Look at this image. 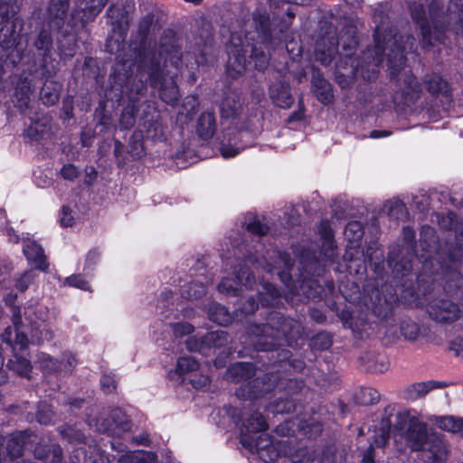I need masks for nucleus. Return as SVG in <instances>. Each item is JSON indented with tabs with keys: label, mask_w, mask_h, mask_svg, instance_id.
I'll list each match as a JSON object with an SVG mask.
<instances>
[{
	"label": "nucleus",
	"mask_w": 463,
	"mask_h": 463,
	"mask_svg": "<svg viewBox=\"0 0 463 463\" xmlns=\"http://www.w3.org/2000/svg\"><path fill=\"white\" fill-rule=\"evenodd\" d=\"M383 25H377L373 33L375 46L364 52L361 61L353 70L354 77L359 75L368 81L375 80L379 66L386 56L387 65L392 79L402 71L405 65L404 52H413L415 38L411 34L398 35L396 28L391 27L382 34Z\"/></svg>",
	"instance_id": "obj_1"
},
{
	"label": "nucleus",
	"mask_w": 463,
	"mask_h": 463,
	"mask_svg": "<svg viewBox=\"0 0 463 463\" xmlns=\"http://www.w3.org/2000/svg\"><path fill=\"white\" fill-rule=\"evenodd\" d=\"M412 20L420 29L422 47L443 43L445 32L449 29L457 33L463 30V0H450L446 14L441 0H431L428 5V15L422 0L408 3Z\"/></svg>",
	"instance_id": "obj_2"
},
{
	"label": "nucleus",
	"mask_w": 463,
	"mask_h": 463,
	"mask_svg": "<svg viewBox=\"0 0 463 463\" xmlns=\"http://www.w3.org/2000/svg\"><path fill=\"white\" fill-rule=\"evenodd\" d=\"M182 60L179 48L171 43L163 40L159 53L154 50H144L137 60L139 73L147 74V80L153 88H160L161 99L169 105H175L179 98V90L172 76L167 78L165 67L167 61L177 68Z\"/></svg>",
	"instance_id": "obj_3"
},
{
	"label": "nucleus",
	"mask_w": 463,
	"mask_h": 463,
	"mask_svg": "<svg viewBox=\"0 0 463 463\" xmlns=\"http://www.w3.org/2000/svg\"><path fill=\"white\" fill-rule=\"evenodd\" d=\"M249 345L256 351H270L282 345V341L292 346L301 338L304 327L298 320L285 317L279 312L269 313L266 323L250 325L247 328ZM248 344L247 340L242 341Z\"/></svg>",
	"instance_id": "obj_4"
},
{
	"label": "nucleus",
	"mask_w": 463,
	"mask_h": 463,
	"mask_svg": "<svg viewBox=\"0 0 463 463\" xmlns=\"http://www.w3.org/2000/svg\"><path fill=\"white\" fill-rule=\"evenodd\" d=\"M267 253L268 257L261 256V258L252 255L251 253L246 255L244 265L234 271L236 279L229 278L222 279L218 285V290L221 293L235 296L239 291L238 285L251 287L255 282V278L247 267L248 263L254 266L257 269L261 268L268 273L278 269V276L280 280L284 284L288 285L291 280L289 270L293 267L294 260L288 253L277 250H269Z\"/></svg>",
	"instance_id": "obj_5"
},
{
	"label": "nucleus",
	"mask_w": 463,
	"mask_h": 463,
	"mask_svg": "<svg viewBox=\"0 0 463 463\" xmlns=\"http://www.w3.org/2000/svg\"><path fill=\"white\" fill-rule=\"evenodd\" d=\"M255 375L254 366L250 363H236L232 364L226 373V378L233 382L246 381L235 392L240 400H255L270 392L275 388V376L265 374L264 377Z\"/></svg>",
	"instance_id": "obj_6"
},
{
	"label": "nucleus",
	"mask_w": 463,
	"mask_h": 463,
	"mask_svg": "<svg viewBox=\"0 0 463 463\" xmlns=\"http://www.w3.org/2000/svg\"><path fill=\"white\" fill-rule=\"evenodd\" d=\"M268 429L266 420L261 413L255 411L246 420L241 433L243 447L255 451L266 462L274 461L278 452L274 448L272 438L269 434H260L256 439L252 433L265 431Z\"/></svg>",
	"instance_id": "obj_7"
},
{
	"label": "nucleus",
	"mask_w": 463,
	"mask_h": 463,
	"mask_svg": "<svg viewBox=\"0 0 463 463\" xmlns=\"http://www.w3.org/2000/svg\"><path fill=\"white\" fill-rule=\"evenodd\" d=\"M394 427L412 451H419L424 448L430 435L435 433L428 429L425 422L415 416H411L408 412H400L396 415Z\"/></svg>",
	"instance_id": "obj_8"
},
{
	"label": "nucleus",
	"mask_w": 463,
	"mask_h": 463,
	"mask_svg": "<svg viewBox=\"0 0 463 463\" xmlns=\"http://www.w3.org/2000/svg\"><path fill=\"white\" fill-rule=\"evenodd\" d=\"M89 426L100 433H107L113 437H122L131 429V422L128 415L119 408L103 411L99 417L89 418Z\"/></svg>",
	"instance_id": "obj_9"
},
{
	"label": "nucleus",
	"mask_w": 463,
	"mask_h": 463,
	"mask_svg": "<svg viewBox=\"0 0 463 463\" xmlns=\"http://www.w3.org/2000/svg\"><path fill=\"white\" fill-rule=\"evenodd\" d=\"M108 2L109 0H80L71 13L65 33H76L87 24L93 22Z\"/></svg>",
	"instance_id": "obj_10"
},
{
	"label": "nucleus",
	"mask_w": 463,
	"mask_h": 463,
	"mask_svg": "<svg viewBox=\"0 0 463 463\" xmlns=\"http://www.w3.org/2000/svg\"><path fill=\"white\" fill-rule=\"evenodd\" d=\"M430 317L440 324H452L463 319V300L456 302L439 298L431 300L427 307Z\"/></svg>",
	"instance_id": "obj_11"
},
{
	"label": "nucleus",
	"mask_w": 463,
	"mask_h": 463,
	"mask_svg": "<svg viewBox=\"0 0 463 463\" xmlns=\"http://www.w3.org/2000/svg\"><path fill=\"white\" fill-rule=\"evenodd\" d=\"M403 250L406 255H400L392 250L388 257V262L396 277H406L410 275L412 269L411 257L414 252L415 232L410 227H404L402 230Z\"/></svg>",
	"instance_id": "obj_12"
},
{
	"label": "nucleus",
	"mask_w": 463,
	"mask_h": 463,
	"mask_svg": "<svg viewBox=\"0 0 463 463\" xmlns=\"http://www.w3.org/2000/svg\"><path fill=\"white\" fill-rule=\"evenodd\" d=\"M44 314L43 308L34 306L24 307V321L31 328L32 340L38 345L45 341H51L54 336L53 331L44 323Z\"/></svg>",
	"instance_id": "obj_13"
},
{
	"label": "nucleus",
	"mask_w": 463,
	"mask_h": 463,
	"mask_svg": "<svg viewBox=\"0 0 463 463\" xmlns=\"http://www.w3.org/2000/svg\"><path fill=\"white\" fill-rule=\"evenodd\" d=\"M343 43L344 49H353L356 46V41L354 36L348 39V43L343 42V36L338 39L335 35H326L321 38L316 44L315 56L323 65L327 66L331 63L338 52V45Z\"/></svg>",
	"instance_id": "obj_14"
},
{
	"label": "nucleus",
	"mask_w": 463,
	"mask_h": 463,
	"mask_svg": "<svg viewBox=\"0 0 463 463\" xmlns=\"http://www.w3.org/2000/svg\"><path fill=\"white\" fill-rule=\"evenodd\" d=\"M419 451L424 463H445L448 459L449 445L441 434L435 432Z\"/></svg>",
	"instance_id": "obj_15"
},
{
	"label": "nucleus",
	"mask_w": 463,
	"mask_h": 463,
	"mask_svg": "<svg viewBox=\"0 0 463 463\" xmlns=\"http://www.w3.org/2000/svg\"><path fill=\"white\" fill-rule=\"evenodd\" d=\"M364 233V227L360 222L352 221L348 222L345 230V236L348 241L344 256L345 260L353 261L355 259L354 252L359 253L360 241Z\"/></svg>",
	"instance_id": "obj_16"
},
{
	"label": "nucleus",
	"mask_w": 463,
	"mask_h": 463,
	"mask_svg": "<svg viewBox=\"0 0 463 463\" xmlns=\"http://www.w3.org/2000/svg\"><path fill=\"white\" fill-rule=\"evenodd\" d=\"M24 444L22 434L0 435V463H4L8 458L14 459L20 457L24 449Z\"/></svg>",
	"instance_id": "obj_17"
},
{
	"label": "nucleus",
	"mask_w": 463,
	"mask_h": 463,
	"mask_svg": "<svg viewBox=\"0 0 463 463\" xmlns=\"http://www.w3.org/2000/svg\"><path fill=\"white\" fill-rule=\"evenodd\" d=\"M69 5L70 0H51L47 9L50 23L65 34H67L65 29L68 24V23L65 24V18Z\"/></svg>",
	"instance_id": "obj_18"
},
{
	"label": "nucleus",
	"mask_w": 463,
	"mask_h": 463,
	"mask_svg": "<svg viewBox=\"0 0 463 463\" xmlns=\"http://www.w3.org/2000/svg\"><path fill=\"white\" fill-rule=\"evenodd\" d=\"M318 233L322 240L321 254L326 260L333 261L336 256V246L335 244L334 232L329 221L322 220L320 222Z\"/></svg>",
	"instance_id": "obj_19"
},
{
	"label": "nucleus",
	"mask_w": 463,
	"mask_h": 463,
	"mask_svg": "<svg viewBox=\"0 0 463 463\" xmlns=\"http://www.w3.org/2000/svg\"><path fill=\"white\" fill-rule=\"evenodd\" d=\"M227 72L232 78H237L246 70V57L241 47L231 45L227 47Z\"/></svg>",
	"instance_id": "obj_20"
},
{
	"label": "nucleus",
	"mask_w": 463,
	"mask_h": 463,
	"mask_svg": "<svg viewBox=\"0 0 463 463\" xmlns=\"http://www.w3.org/2000/svg\"><path fill=\"white\" fill-rule=\"evenodd\" d=\"M22 24L18 19L6 21L0 29V46L8 50L18 43Z\"/></svg>",
	"instance_id": "obj_21"
},
{
	"label": "nucleus",
	"mask_w": 463,
	"mask_h": 463,
	"mask_svg": "<svg viewBox=\"0 0 463 463\" xmlns=\"http://www.w3.org/2000/svg\"><path fill=\"white\" fill-rule=\"evenodd\" d=\"M269 96L273 104L281 109H289L294 102L289 86L282 81L276 82L269 87Z\"/></svg>",
	"instance_id": "obj_22"
},
{
	"label": "nucleus",
	"mask_w": 463,
	"mask_h": 463,
	"mask_svg": "<svg viewBox=\"0 0 463 463\" xmlns=\"http://www.w3.org/2000/svg\"><path fill=\"white\" fill-rule=\"evenodd\" d=\"M23 251L26 259L33 262L36 269L42 271L47 270L48 263L46 262V257L43 248L38 243L31 240L24 241Z\"/></svg>",
	"instance_id": "obj_23"
},
{
	"label": "nucleus",
	"mask_w": 463,
	"mask_h": 463,
	"mask_svg": "<svg viewBox=\"0 0 463 463\" xmlns=\"http://www.w3.org/2000/svg\"><path fill=\"white\" fill-rule=\"evenodd\" d=\"M12 322L14 326V344L19 345L21 349L25 348L29 343L27 333L24 331L28 326L22 316L21 308L16 306H11Z\"/></svg>",
	"instance_id": "obj_24"
},
{
	"label": "nucleus",
	"mask_w": 463,
	"mask_h": 463,
	"mask_svg": "<svg viewBox=\"0 0 463 463\" xmlns=\"http://www.w3.org/2000/svg\"><path fill=\"white\" fill-rule=\"evenodd\" d=\"M154 14H147L146 15H145L139 22V24H138V33L141 36V39H142V45L140 47V50L138 52V55H140V53L146 49V50H154L157 52V54L159 53V51H160V44L161 43H159V46L158 48L156 46H154V47H146V39L154 24ZM166 39V42L171 40V43H173L175 45V41L173 37H167V36H165V37H162L160 39V42H162L163 40ZM139 59V56H137V60Z\"/></svg>",
	"instance_id": "obj_25"
},
{
	"label": "nucleus",
	"mask_w": 463,
	"mask_h": 463,
	"mask_svg": "<svg viewBox=\"0 0 463 463\" xmlns=\"http://www.w3.org/2000/svg\"><path fill=\"white\" fill-rule=\"evenodd\" d=\"M458 253H453L449 255V261L451 265L448 268V270L444 276L445 280V289L451 292L458 288L461 287L463 282V278L460 273L458 271Z\"/></svg>",
	"instance_id": "obj_26"
},
{
	"label": "nucleus",
	"mask_w": 463,
	"mask_h": 463,
	"mask_svg": "<svg viewBox=\"0 0 463 463\" xmlns=\"http://www.w3.org/2000/svg\"><path fill=\"white\" fill-rule=\"evenodd\" d=\"M215 128L214 114L210 111L202 113L196 126L198 136L203 140H208L213 136Z\"/></svg>",
	"instance_id": "obj_27"
},
{
	"label": "nucleus",
	"mask_w": 463,
	"mask_h": 463,
	"mask_svg": "<svg viewBox=\"0 0 463 463\" xmlns=\"http://www.w3.org/2000/svg\"><path fill=\"white\" fill-rule=\"evenodd\" d=\"M424 85L428 91L433 95L441 94L446 97L450 95L449 83L438 74H427L424 78Z\"/></svg>",
	"instance_id": "obj_28"
},
{
	"label": "nucleus",
	"mask_w": 463,
	"mask_h": 463,
	"mask_svg": "<svg viewBox=\"0 0 463 463\" xmlns=\"http://www.w3.org/2000/svg\"><path fill=\"white\" fill-rule=\"evenodd\" d=\"M109 22L120 29L128 24V14L123 3H113L107 10Z\"/></svg>",
	"instance_id": "obj_29"
},
{
	"label": "nucleus",
	"mask_w": 463,
	"mask_h": 463,
	"mask_svg": "<svg viewBox=\"0 0 463 463\" xmlns=\"http://www.w3.org/2000/svg\"><path fill=\"white\" fill-rule=\"evenodd\" d=\"M435 423L440 430L463 436V418L440 416L435 418Z\"/></svg>",
	"instance_id": "obj_30"
},
{
	"label": "nucleus",
	"mask_w": 463,
	"mask_h": 463,
	"mask_svg": "<svg viewBox=\"0 0 463 463\" xmlns=\"http://www.w3.org/2000/svg\"><path fill=\"white\" fill-rule=\"evenodd\" d=\"M259 289V300L263 307H272L276 305L280 298L279 291L270 283L264 282Z\"/></svg>",
	"instance_id": "obj_31"
},
{
	"label": "nucleus",
	"mask_w": 463,
	"mask_h": 463,
	"mask_svg": "<svg viewBox=\"0 0 463 463\" xmlns=\"http://www.w3.org/2000/svg\"><path fill=\"white\" fill-rule=\"evenodd\" d=\"M313 86L317 99L324 104L330 103L333 99L330 83L323 77L317 76L313 79Z\"/></svg>",
	"instance_id": "obj_32"
},
{
	"label": "nucleus",
	"mask_w": 463,
	"mask_h": 463,
	"mask_svg": "<svg viewBox=\"0 0 463 463\" xmlns=\"http://www.w3.org/2000/svg\"><path fill=\"white\" fill-rule=\"evenodd\" d=\"M7 367L9 370L23 377H29L32 370L30 361L18 354H14L8 360Z\"/></svg>",
	"instance_id": "obj_33"
},
{
	"label": "nucleus",
	"mask_w": 463,
	"mask_h": 463,
	"mask_svg": "<svg viewBox=\"0 0 463 463\" xmlns=\"http://www.w3.org/2000/svg\"><path fill=\"white\" fill-rule=\"evenodd\" d=\"M228 343V334L223 330L209 332L202 337V345L207 348H220Z\"/></svg>",
	"instance_id": "obj_34"
},
{
	"label": "nucleus",
	"mask_w": 463,
	"mask_h": 463,
	"mask_svg": "<svg viewBox=\"0 0 463 463\" xmlns=\"http://www.w3.org/2000/svg\"><path fill=\"white\" fill-rule=\"evenodd\" d=\"M209 318L220 326H226L232 321V317L228 309L218 303L211 305L208 312Z\"/></svg>",
	"instance_id": "obj_35"
},
{
	"label": "nucleus",
	"mask_w": 463,
	"mask_h": 463,
	"mask_svg": "<svg viewBox=\"0 0 463 463\" xmlns=\"http://www.w3.org/2000/svg\"><path fill=\"white\" fill-rule=\"evenodd\" d=\"M388 215L396 220H406L409 213L403 202L399 199L389 200L384 204Z\"/></svg>",
	"instance_id": "obj_36"
},
{
	"label": "nucleus",
	"mask_w": 463,
	"mask_h": 463,
	"mask_svg": "<svg viewBox=\"0 0 463 463\" xmlns=\"http://www.w3.org/2000/svg\"><path fill=\"white\" fill-rule=\"evenodd\" d=\"M40 99L47 106L56 104L60 99L58 85L52 81L45 83L40 91Z\"/></svg>",
	"instance_id": "obj_37"
},
{
	"label": "nucleus",
	"mask_w": 463,
	"mask_h": 463,
	"mask_svg": "<svg viewBox=\"0 0 463 463\" xmlns=\"http://www.w3.org/2000/svg\"><path fill=\"white\" fill-rule=\"evenodd\" d=\"M58 430L61 436L71 443L85 442L86 436L76 425H62L59 427Z\"/></svg>",
	"instance_id": "obj_38"
},
{
	"label": "nucleus",
	"mask_w": 463,
	"mask_h": 463,
	"mask_svg": "<svg viewBox=\"0 0 463 463\" xmlns=\"http://www.w3.org/2000/svg\"><path fill=\"white\" fill-rule=\"evenodd\" d=\"M429 392L427 382L415 383L403 390V397L409 401H416L424 397Z\"/></svg>",
	"instance_id": "obj_39"
},
{
	"label": "nucleus",
	"mask_w": 463,
	"mask_h": 463,
	"mask_svg": "<svg viewBox=\"0 0 463 463\" xmlns=\"http://www.w3.org/2000/svg\"><path fill=\"white\" fill-rule=\"evenodd\" d=\"M250 59L253 60L258 71H263L269 65V54L262 47L254 45L251 48Z\"/></svg>",
	"instance_id": "obj_40"
},
{
	"label": "nucleus",
	"mask_w": 463,
	"mask_h": 463,
	"mask_svg": "<svg viewBox=\"0 0 463 463\" xmlns=\"http://www.w3.org/2000/svg\"><path fill=\"white\" fill-rule=\"evenodd\" d=\"M400 331L406 340L415 341L420 335V328L416 322L407 319L401 323Z\"/></svg>",
	"instance_id": "obj_41"
},
{
	"label": "nucleus",
	"mask_w": 463,
	"mask_h": 463,
	"mask_svg": "<svg viewBox=\"0 0 463 463\" xmlns=\"http://www.w3.org/2000/svg\"><path fill=\"white\" fill-rule=\"evenodd\" d=\"M199 368L198 362L192 356H182L177 360L175 373L180 376L193 373Z\"/></svg>",
	"instance_id": "obj_42"
},
{
	"label": "nucleus",
	"mask_w": 463,
	"mask_h": 463,
	"mask_svg": "<svg viewBox=\"0 0 463 463\" xmlns=\"http://www.w3.org/2000/svg\"><path fill=\"white\" fill-rule=\"evenodd\" d=\"M357 402L364 406L377 403L380 400V393L373 388H362L356 395Z\"/></svg>",
	"instance_id": "obj_43"
},
{
	"label": "nucleus",
	"mask_w": 463,
	"mask_h": 463,
	"mask_svg": "<svg viewBox=\"0 0 463 463\" xmlns=\"http://www.w3.org/2000/svg\"><path fill=\"white\" fill-rule=\"evenodd\" d=\"M38 363L41 369L46 373H59V360L54 359L50 354L42 353L38 355Z\"/></svg>",
	"instance_id": "obj_44"
},
{
	"label": "nucleus",
	"mask_w": 463,
	"mask_h": 463,
	"mask_svg": "<svg viewBox=\"0 0 463 463\" xmlns=\"http://www.w3.org/2000/svg\"><path fill=\"white\" fill-rule=\"evenodd\" d=\"M368 370L373 373H383L389 369L388 358L383 354L373 355L369 359Z\"/></svg>",
	"instance_id": "obj_45"
},
{
	"label": "nucleus",
	"mask_w": 463,
	"mask_h": 463,
	"mask_svg": "<svg viewBox=\"0 0 463 463\" xmlns=\"http://www.w3.org/2000/svg\"><path fill=\"white\" fill-rule=\"evenodd\" d=\"M137 108L134 104L128 105L122 111L119 118V124L120 126L125 128L128 129L131 128L136 122V115Z\"/></svg>",
	"instance_id": "obj_46"
},
{
	"label": "nucleus",
	"mask_w": 463,
	"mask_h": 463,
	"mask_svg": "<svg viewBox=\"0 0 463 463\" xmlns=\"http://www.w3.org/2000/svg\"><path fill=\"white\" fill-rule=\"evenodd\" d=\"M59 364V373L71 374L78 362L72 354L66 352L62 354Z\"/></svg>",
	"instance_id": "obj_47"
},
{
	"label": "nucleus",
	"mask_w": 463,
	"mask_h": 463,
	"mask_svg": "<svg viewBox=\"0 0 463 463\" xmlns=\"http://www.w3.org/2000/svg\"><path fill=\"white\" fill-rule=\"evenodd\" d=\"M70 463H98L97 455L88 456L84 448H78L71 452Z\"/></svg>",
	"instance_id": "obj_48"
},
{
	"label": "nucleus",
	"mask_w": 463,
	"mask_h": 463,
	"mask_svg": "<svg viewBox=\"0 0 463 463\" xmlns=\"http://www.w3.org/2000/svg\"><path fill=\"white\" fill-rule=\"evenodd\" d=\"M364 261L380 263L383 260V255L379 252L378 244L376 242L370 243L365 251L362 252Z\"/></svg>",
	"instance_id": "obj_49"
},
{
	"label": "nucleus",
	"mask_w": 463,
	"mask_h": 463,
	"mask_svg": "<svg viewBox=\"0 0 463 463\" xmlns=\"http://www.w3.org/2000/svg\"><path fill=\"white\" fill-rule=\"evenodd\" d=\"M420 241H423L426 244V251H431L437 242L435 230L428 225L422 226L420 231Z\"/></svg>",
	"instance_id": "obj_50"
},
{
	"label": "nucleus",
	"mask_w": 463,
	"mask_h": 463,
	"mask_svg": "<svg viewBox=\"0 0 463 463\" xmlns=\"http://www.w3.org/2000/svg\"><path fill=\"white\" fill-rule=\"evenodd\" d=\"M47 135V128L44 124L34 122L31 124L26 129V136L35 141H39Z\"/></svg>",
	"instance_id": "obj_51"
},
{
	"label": "nucleus",
	"mask_w": 463,
	"mask_h": 463,
	"mask_svg": "<svg viewBox=\"0 0 463 463\" xmlns=\"http://www.w3.org/2000/svg\"><path fill=\"white\" fill-rule=\"evenodd\" d=\"M205 287L202 282L194 281L187 286V289L182 292V295L187 298H200L205 295Z\"/></svg>",
	"instance_id": "obj_52"
},
{
	"label": "nucleus",
	"mask_w": 463,
	"mask_h": 463,
	"mask_svg": "<svg viewBox=\"0 0 463 463\" xmlns=\"http://www.w3.org/2000/svg\"><path fill=\"white\" fill-rule=\"evenodd\" d=\"M54 414L50 406L46 403H40L38 411L36 413V420L39 423L43 425L52 424Z\"/></svg>",
	"instance_id": "obj_53"
},
{
	"label": "nucleus",
	"mask_w": 463,
	"mask_h": 463,
	"mask_svg": "<svg viewBox=\"0 0 463 463\" xmlns=\"http://www.w3.org/2000/svg\"><path fill=\"white\" fill-rule=\"evenodd\" d=\"M33 92L32 88L29 85L18 87L15 97L17 99V106L20 109H27L30 102V94Z\"/></svg>",
	"instance_id": "obj_54"
},
{
	"label": "nucleus",
	"mask_w": 463,
	"mask_h": 463,
	"mask_svg": "<svg viewBox=\"0 0 463 463\" xmlns=\"http://www.w3.org/2000/svg\"><path fill=\"white\" fill-rule=\"evenodd\" d=\"M53 446H59V445L56 443L46 444L44 442H39L33 450L34 457L39 459H44V458H48L49 455H51L52 456L51 463H52V459H53L52 447Z\"/></svg>",
	"instance_id": "obj_55"
},
{
	"label": "nucleus",
	"mask_w": 463,
	"mask_h": 463,
	"mask_svg": "<svg viewBox=\"0 0 463 463\" xmlns=\"http://www.w3.org/2000/svg\"><path fill=\"white\" fill-rule=\"evenodd\" d=\"M254 22L256 24V29L262 34L263 40H266L269 36V18L267 14L254 15Z\"/></svg>",
	"instance_id": "obj_56"
},
{
	"label": "nucleus",
	"mask_w": 463,
	"mask_h": 463,
	"mask_svg": "<svg viewBox=\"0 0 463 463\" xmlns=\"http://www.w3.org/2000/svg\"><path fill=\"white\" fill-rule=\"evenodd\" d=\"M312 345L319 350H326L332 345V339L327 333H319L314 337Z\"/></svg>",
	"instance_id": "obj_57"
},
{
	"label": "nucleus",
	"mask_w": 463,
	"mask_h": 463,
	"mask_svg": "<svg viewBox=\"0 0 463 463\" xmlns=\"http://www.w3.org/2000/svg\"><path fill=\"white\" fill-rule=\"evenodd\" d=\"M34 45L38 50L44 51L45 52H48L52 45L51 34L46 31H42L39 33Z\"/></svg>",
	"instance_id": "obj_58"
},
{
	"label": "nucleus",
	"mask_w": 463,
	"mask_h": 463,
	"mask_svg": "<svg viewBox=\"0 0 463 463\" xmlns=\"http://www.w3.org/2000/svg\"><path fill=\"white\" fill-rule=\"evenodd\" d=\"M246 230L251 234L261 237L268 232L269 228L259 220L254 219L252 222L247 223Z\"/></svg>",
	"instance_id": "obj_59"
},
{
	"label": "nucleus",
	"mask_w": 463,
	"mask_h": 463,
	"mask_svg": "<svg viewBox=\"0 0 463 463\" xmlns=\"http://www.w3.org/2000/svg\"><path fill=\"white\" fill-rule=\"evenodd\" d=\"M100 386L104 392H113L117 388V382L114 375L104 373L100 378Z\"/></svg>",
	"instance_id": "obj_60"
},
{
	"label": "nucleus",
	"mask_w": 463,
	"mask_h": 463,
	"mask_svg": "<svg viewBox=\"0 0 463 463\" xmlns=\"http://www.w3.org/2000/svg\"><path fill=\"white\" fill-rule=\"evenodd\" d=\"M128 153L133 158H139L143 156V144L140 139L134 137L130 138L128 143Z\"/></svg>",
	"instance_id": "obj_61"
},
{
	"label": "nucleus",
	"mask_w": 463,
	"mask_h": 463,
	"mask_svg": "<svg viewBox=\"0 0 463 463\" xmlns=\"http://www.w3.org/2000/svg\"><path fill=\"white\" fill-rule=\"evenodd\" d=\"M34 279V273L32 270L25 271L17 280L15 287L20 291H24L28 288L30 283Z\"/></svg>",
	"instance_id": "obj_62"
},
{
	"label": "nucleus",
	"mask_w": 463,
	"mask_h": 463,
	"mask_svg": "<svg viewBox=\"0 0 463 463\" xmlns=\"http://www.w3.org/2000/svg\"><path fill=\"white\" fill-rule=\"evenodd\" d=\"M62 178L70 181H73L80 175V170L73 165H64L60 171Z\"/></svg>",
	"instance_id": "obj_63"
},
{
	"label": "nucleus",
	"mask_w": 463,
	"mask_h": 463,
	"mask_svg": "<svg viewBox=\"0 0 463 463\" xmlns=\"http://www.w3.org/2000/svg\"><path fill=\"white\" fill-rule=\"evenodd\" d=\"M221 113L223 118H235L238 114V107L235 103L232 105L229 100H225L221 104Z\"/></svg>",
	"instance_id": "obj_64"
}]
</instances>
